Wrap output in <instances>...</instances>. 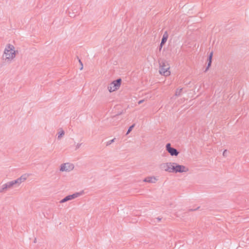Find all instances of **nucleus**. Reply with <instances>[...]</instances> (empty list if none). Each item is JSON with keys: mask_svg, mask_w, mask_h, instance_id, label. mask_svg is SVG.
<instances>
[{"mask_svg": "<svg viewBox=\"0 0 249 249\" xmlns=\"http://www.w3.org/2000/svg\"><path fill=\"white\" fill-rule=\"evenodd\" d=\"M156 180L157 179L155 177H147L143 180V181L149 183H155Z\"/></svg>", "mask_w": 249, "mask_h": 249, "instance_id": "12", "label": "nucleus"}, {"mask_svg": "<svg viewBox=\"0 0 249 249\" xmlns=\"http://www.w3.org/2000/svg\"><path fill=\"white\" fill-rule=\"evenodd\" d=\"M166 149L172 156H177L179 154V152L176 148L171 147L170 143H168L166 145Z\"/></svg>", "mask_w": 249, "mask_h": 249, "instance_id": "8", "label": "nucleus"}, {"mask_svg": "<svg viewBox=\"0 0 249 249\" xmlns=\"http://www.w3.org/2000/svg\"><path fill=\"white\" fill-rule=\"evenodd\" d=\"M34 242L35 243H36V238H35V240H34Z\"/></svg>", "mask_w": 249, "mask_h": 249, "instance_id": "23", "label": "nucleus"}, {"mask_svg": "<svg viewBox=\"0 0 249 249\" xmlns=\"http://www.w3.org/2000/svg\"><path fill=\"white\" fill-rule=\"evenodd\" d=\"M213 54V52H211L210 53V54H209V57L208 59V63L207 67L206 68L205 71H206L209 69V67L211 66Z\"/></svg>", "mask_w": 249, "mask_h": 249, "instance_id": "10", "label": "nucleus"}, {"mask_svg": "<svg viewBox=\"0 0 249 249\" xmlns=\"http://www.w3.org/2000/svg\"><path fill=\"white\" fill-rule=\"evenodd\" d=\"M122 83V79L118 78L116 80L112 81L107 87V89L110 92H112L119 89Z\"/></svg>", "mask_w": 249, "mask_h": 249, "instance_id": "5", "label": "nucleus"}, {"mask_svg": "<svg viewBox=\"0 0 249 249\" xmlns=\"http://www.w3.org/2000/svg\"><path fill=\"white\" fill-rule=\"evenodd\" d=\"M171 173H183L189 171L188 168L184 165H179L176 162H171Z\"/></svg>", "mask_w": 249, "mask_h": 249, "instance_id": "3", "label": "nucleus"}, {"mask_svg": "<svg viewBox=\"0 0 249 249\" xmlns=\"http://www.w3.org/2000/svg\"><path fill=\"white\" fill-rule=\"evenodd\" d=\"M160 65L159 71L161 74L165 76L170 74V71H169L170 67L167 61L165 60L161 61L160 62Z\"/></svg>", "mask_w": 249, "mask_h": 249, "instance_id": "4", "label": "nucleus"}, {"mask_svg": "<svg viewBox=\"0 0 249 249\" xmlns=\"http://www.w3.org/2000/svg\"><path fill=\"white\" fill-rule=\"evenodd\" d=\"M58 134V139H61V138L64 135L65 132L62 128H60L59 129Z\"/></svg>", "mask_w": 249, "mask_h": 249, "instance_id": "14", "label": "nucleus"}, {"mask_svg": "<svg viewBox=\"0 0 249 249\" xmlns=\"http://www.w3.org/2000/svg\"><path fill=\"white\" fill-rule=\"evenodd\" d=\"M8 190L6 183L0 186V193H4Z\"/></svg>", "mask_w": 249, "mask_h": 249, "instance_id": "13", "label": "nucleus"}, {"mask_svg": "<svg viewBox=\"0 0 249 249\" xmlns=\"http://www.w3.org/2000/svg\"><path fill=\"white\" fill-rule=\"evenodd\" d=\"M171 162L162 163L160 165V168L162 170L171 173Z\"/></svg>", "mask_w": 249, "mask_h": 249, "instance_id": "9", "label": "nucleus"}, {"mask_svg": "<svg viewBox=\"0 0 249 249\" xmlns=\"http://www.w3.org/2000/svg\"><path fill=\"white\" fill-rule=\"evenodd\" d=\"M81 145H82V143H77L75 146V150H77V149H78Z\"/></svg>", "mask_w": 249, "mask_h": 249, "instance_id": "19", "label": "nucleus"}, {"mask_svg": "<svg viewBox=\"0 0 249 249\" xmlns=\"http://www.w3.org/2000/svg\"><path fill=\"white\" fill-rule=\"evenodd\" d=\"M227 150H225L223 153V156L224 157H226L227 156Z\"/></svg>", "mask_w": 249, "mask_h": 249, "instance_id": "20", "label": "nucleus"}, {"mask_svg": "<svg viewBox=\"0 0 249 249\" xmlns=\"http://www.w3.org/2000/svg\"><path fill=\"white\" fill-rule=\"evenodd\" d=\"M16 56V51L13 45L8 44L5 48L2 58L7 62H11Z\"/></svg>", "mask_w": 249, "mask_h": 249, "instance_id": "1", "label": "nucleus"}, {"mask_svg": "<svg viewBox=\"0 0 249 249\" xmlns=\"http://www.w3.org/2000/svg\"><path fill=\"white\" fill-rule=\"evenodd\" d=\"M79 62L80 63V65H81V68H80V70H82L83 69V63L82 62V61H81L80 59H79Z\"/></svg>", "mask_w": 249, "mask_h": 249, "instance_id": "18", "label": "nucleus"}, {"mask_svg": "<svg viewBox=\"0 0 249 249\" xmlns=\"http://www.w3.org/2000/svg\"><path fill=\"white\" fill-rule=\"evenodd\" d=\"M157 219L159 221H160L161 220V219L160 218H158Z\"/></svg>", "mask_w": 249, "mask_h": 249, "instance_id": "24", "label": "nucleus"}, {"mask_svg": "<svg viewBox=\"0 0 249 249\" xmlns=\"http://www.w3.org/2000/svg\"><path fill=\"white\" fill-rule=\"evenodd\" d=\"M134 126H135V124H133L129 127V128L127 131L126 134H129L132 131V130L133 128V127H134Z\"/></svg>", "mask_w": 249, "mask_h": 249, "instance_id": "16", "label": "nucleus"}, {"mask_svg": "<svg viewBox=\"0 0 249 249\" xmlns=\"http://www.w3.org/2000/svg\"><path fill=\"white\" fill-rule=\"evenodd\" d=\"M74 165L72 163H65L60 166V171L61 172H70L74 169Z\"/></svg>", "mask_w": 249, "mask_h": 249, "instance_id": "6", "label": "nucleus"}, {"mask_svg": "<svg viewBox=\"0 0 249 249\" xmlns=\"http://www.w3.org/2000/svg\"><path fill=\"white\" fill-rule=\"evenodd\" d=\"M27 179L25 175L21 176L20 178L16 180H12L6 183L7 188L9 189H12L19 186V185Z\"/></svg>", "mask_w": 249, "mask_h": 249, "instance_id": "2", "label": "nucleus"}, {"mask_svg": "<svg viewBox=\"0 0 249 249\" xmlns=\"http://www.w3.org/2000/svg\"><path fill=\"white\" fill-rule=\"evenodd\" d=\"M168 34H167V32H165L162 36V38L161 41L160 43L161 45H163L165 43V42L167 41V40L168 39Z\"/></svg>", "mask_w": 249, "mask_h": 249, "instance_id": "11", "label": "nucleus"}, {"mask_svg": "<svg viewBox=\"0 0 249 249\" xmlns=\"http://www.w3.org/2000/svg\"><path fill=\"white\" fill-rule=\"evenodd\" d=\"M82 194V192H79V193H76L71 195H69L65 197L63 199L61 200L60 201V203H63L64 202H66L68 201L71 200L72 199H73L74 198H76L80 196H81Z\"/></svg>", "mask_w": 249, "mask_h": 249, "instance_id": "7", "label": "nucleus"}, {"mask_svg": "<svg viewBox=\"0 0 249 249\" xmlns=\"http://www.w3.org/2000/svg\"><path fill=\"white\" fill-rule=\"evenodd\" d=\"M144 101V100H140L138 102V104H142V103H143V102Z\"/></svg>", "mask_w": 249, "mask_h": 249, "instance_id": "21", "label": "nucleus"}, {"mask_svg": "<svg viewBox=\"0 0 249 249\" xmlns=\"http://www.w3.org/2000/svg\"><path fill=\"white\" fill-rule=\"evenodd\" d=\"M115 139H116L115 138H114V139H112V140H110V141H108V142H107L106 145H107V146H108V145H109L110 144H111L112 143H113V142H114V141H115Z\"/></svg>", "mask_w": 249, "mask_h": 249, "instance_id": "17", "label": "nucleus"}, {"mask_svg": "<svg viewBox=\"0 0 249 249\" xmlns=\"http://www.w3.org/2000/svg\"><path fill=\"white\" fill-rule=\"evenodd\" d=\"M162 46H163V45H161V44H160V47H159V50L160 51H161Z\"/></svg>", "mask_w": 249, "mask_h": 249, "instance_id": "22", "label": "nucleus"}, {"mask_svg": "<svg viewBox=\"0 0 249 249\" xmlns=\"http://www.w3.org/2000/svg\"><path fill=\"white\" fill-rule=\"evenodd\" d=\"M182 90V88L178 89L176 91L175 95L177 96H180Z\"/></svg>", "mask_w": 249, "mask_h": 249, "instance_id": "15", "label": "nucleus"}]
</instances>
